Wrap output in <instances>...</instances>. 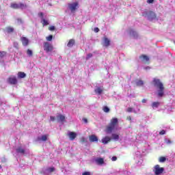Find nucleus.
Instances as JSON below:
<instances>
[{"label": "nucleus", "mask_w": 175, "mask_h": 175, "mask_svg": "<svg viewBox=\"0 0 175 175\" xmlns=\"http://www.w3.org/2000/svg\"><path fill=\"white\" fill-rule=\"evenodd\" d=\"M152 84L154 87L157 88V95L159 98H162L163 95H165V86H163V83L161 81V79L154 78L152 81Z\"/></svg>", "instance_id": "f257e3e1"}, {"label": "nucleus", "mask_w": 175, "mask_h": 175, "mask_svg": "<svg viewBox=\"0 0 175 175\" xmlns=\"http://www.w3.org/2000/svg\"><path fill=\"white\" fill-rule=\"evenodd\" d=\"M118 125V119L116 118H113L109 122V124L106 126L105 132L106 133H111L114 131L117 126Z\"/></svg>", "instance_id": "f03ea898"}, {"label": "nucleus", "mask_w": 175, "mask_h": 175, "mask_svg": "<svg viewBox=\"0 0 175 175\" xmlns=\"http://www.w3.org/2000/svg\"><path fill=\"white\" fill-rule=\"evenodd\" d=\"M43 49L46 53H51L54 50V46L49 42H44L43 43Z\"/></svg>", "instance_id": "7ed1b4c3"}, {"label": "nucleus", "mask_w": 175, "mask_h": 175, "mask_svg": "<svg viewBox=\"0 0 175 175\" xmlns=\"http://www.w3.org/2000/svg\"><path fill=\"white\" fill-rule=\"evenodd\" d=\"M165 169L163 167H161V166L159 165H156L154 167V173L155 175H159V174H162V173H163Z\"/></svg>", "instance_id": "20e7f679"}, {"label": "nucleus", "mask_w": 175, "mask_h": 175, "mask_svg": "<svg viewBox=\"0 0 175 175\" xmlns=\"http://www.w3.org/2000/svg\"><path fill=\"white\" fill-rule=\"evenodd\" d=\"M68 8L70 9V12H72V13H73V12H76V10L79 9V2L69 3Z\"/></svg>", "instance_id": "39448f33"}, {"label": "nucleus", "mask_w": 175, "mask_h": 175, "mask_svg": "<svg viewBox=\"0 0 175 175\" xmlns=\"http://www.w3.org/2000/svg\"><path fill=\"white\" fill-rule=\"evenodd\" d=\"M139 59L146 65H149L150 64V57L147 55H139Z\"/></svg>", "instance_id": "423d86ee"}, {"label": "nucleus", "mask_w": 175, "mask_h": 175, "mask_svg": "<svg viewBox=\"0 0 175 175\" xmlns=\"http://www.w3.org/2000/svg\"><path fill=\"white\" fill-rule=\"evenodd\" d=\"M8 83H9V84H11L12 85H16V84H17L18 83L17 78L14 76H11L8 77Z\"/></svg>", "instance_id": "0eeeda50"}, {"label": "nucleus", "mask_w": 175, "mask_h": 175, "mask_svg": "<svg viewBox=\"0 0 175 175\" xmlns=\"http://www.w3.org/2000/svg\"><path fill=\"white\" fill-rule=\"evenodd\" d=\"M21 40L22 42L23 46H27L28 44H29V40H28L27 37L21 38Z\"/></svg>", "instance_id": "6e6552de"}, {"label": "nucleus", "mask_w": 175, "mask_h": 175, "mask_svg": "<svg viewBox=\"0 0 175 175\" xmlns=\"http://www.w3.org/2000/svg\"><path fill=\"white\" fill-rule=\"evenodd\" d=\"M68 136L69 137L70 140H75V139L77 137V133L73 131H70L68 134Z\"/></svg>", "instance_id": "1a4fd4ad"}, {"label": "nucleus", "mask_w": 175, "mask_h": 175, "mask_svg": "<svg viewBox=\"0 0 175 175\" xmlns=\"http://www.w3.org/2000/svg\"><path fill=\"white\" fill-rule=\"evenodd\" d=\"M148 18L150 21H152V20L157 18V14H155V12H154L152 11H150L149 14H148Z\"/></svg>", "instance_id": "9d476101"}, {"label": "nucleus", "mask_w": 175, "mask_h": 175, "mask_svg": "<svg viewBox=\"0 0 175 175\" xmlns=\"http://www.w3.org/2000/svg\"><path fill=\"white\" fill-rule=\"evenodd\" d=\"M89 140L91 143L98 142V137H96L95 135H91L89 136Z\"/></svg>", "instance_id": "9b49d317"}, {"label": "nucleus", "mask_w": 175, "mask_h": 175, "mask_svg": "<svg viewBox=\"0 0 175 175\" xmlns=\"http://www.w3.org/2000/svg\"><path fill=\"white\" fill-rule=\"evenodd\" d=\"M111 141V138L109 136H105L104 138L102 139V143L103 144H107Z\"/></svg>", "instance_id": "f8f14e48"}, {"label": "nucleus", "mask_w": 175, "mask_h": 175, "mask_svg": "<svg viewBox=\"0 0 175 175\" xmlns=\"http://www.w3.org/2000/svg\"><path fill=\"white\" fill-rule=\"evenodd\" d=\"M57 122H65V116L59 114L57 116Z\"/></svg>", "instance_id": "ddd939ff"}, {"label": "nucleus", "mask_w": 175, "mask_h": 175, "mask_svg": "<svg viewBox=\"0 0 175 175\" xmlns=\"http://www.w3.org/2000/svg\"><path fill=\"white\" fill-rule=\"evenodd\" d=\"M103 41H104L103 46H105V47H109V46H110V40H109L107 37H104Z\"/></svg>", "instance_id": "4468645a"}, {"label": "nucleus", "mask_w": 175, "mask_h": 175, "mask_svg": "<svg viewBox=\"0 0 175 175\" xmlns=\"http://www.w3.org/2000/svg\"><path fill=\"white\" fill-rule=\"evenodd\" d=\"M49 137V135H42L40 137L38 138L39 142H47V138Z\"/></svg>", "instance_id": "2eb2a0df"}, {"label": "nucleus", "mask_w": 175, "mask_h": 175, "mask_svg": "<svg viewBox=\"0 0 175 175\" xmlns=\"http://www.w3.org/2000/svg\"><path fill=\"white\" fill-rule=\"evenodd\" d=\"M129 33H130V35L133 36V38H137V36H138L137 32H136V31H135V30H133L132 29H130Z\"/></svg>", "instance_id": "dca6fc26"}, {"label": "nucleus", "mask_w": 175, "mask_h": 175, "mask_svg": "<svg viewBox=\"0 0 175 175\" xmlns=\"http://www.w3.org/2000/svg\"><path fill=\"white\" fill-rule=\"evenodd\" d=\"M27 77V74L24 72H18V79H25Z\"/></svg>", "instance_id": "f3484780"}, {"label": "nucleus", "mask_w": 175, "mask_h": 175, "mask_svg": "<svg viewBox=\"0 0 175 175\" xmlns=\"http://www.w3.org/2000/svg\"><path fill=\"white\" fill-rule=\"evenodd\" d=\"M75 40L70 39L67 44V47H73V46H75Z\"/></svg>", "instance_id": "a211bd4d"}, {"label": "nucleus", "mask_w": 175, "mask_h": 175, "mask_svg": "<svg viewBox=\"0 0 175 175\" xmlns=\"http://www.w3.org/2000/svg\"><path fill=\"white\" fill-rule=\"evenodd\" d=\"M96 162L97 165H103V163H105V160L103 158H98L96 159Z\"/></svg>", "instance_id": "6ab92c4d"}, {"label": "nucleus", "mask_w": 175, "mask_h": 175, "mask_svg": "<svg viewBox=\"0 0 175 175\" xmlns=\"http://www.w3.org/2000/svg\"><path fill=\"white\" fill-rule=\"evenodd\" d=\"M94 92L96 94H98V95H100V94H102L103 92V89L101 88L100 87H98L94 90Z\"/></svg>", "instance_id": "aec40b11"}, {"label": "nucleus", "mask_w": 175, "mask_h": 175, "mask_svg": "<svg viewBox=\"0 0 175 175\" xmlns=\"http://www.w3.org/2000/svg\"><path fill=\"white\" fill-rule=\"evenodd\" d=\"M16 152H18V154H25V150H24L23 148L21 147H18L16 149Z\"/></svg>", "instance_id": "412c9836"}, {"label": "nucleus", "mask_w": 175, "mask_h": 175, "mask_svg": "<svg viewBox=\"0 0 175 175\" xmlns=\"http://www.w3.org/2000/svg\"><path fill=\"white\" fill-rule=\"evenodd\" d=\"M144 85V81H143V80L139 79L138 81H136V85H137V87H142V85Z\"/></svg>", "instance_id": "4be33fe9"}, {"label": "nucleus", "mask_w": 175, "mask_h": 175, "mask_svg": "<svg viewBox=\"0 0 175 175\" xmlns=\"http://www.w3.org/2000/svg\"><path fill=\"white\" fill-rule=\"evenodd\" d=\"M161 103L159 102H153L152 103V109H155V107H159Z\"/></svg>", "instance_id": "5701e85b"}, {"label": "nucleus", "mask_w": 175, "mask_h": 175, "mask_svg": "<svg viewBox=\"0 0 175 175\" xmlns=\"http://www.w3.org/2000/svg\"><path fill=\"white\" fill-rule=\"evenodd\" d=\"M10 8L12 9H19V3L17 4L16 3H11Z\"/></svg>", "instance_id": "b1692460"}, {"label": "nucleus", "mask_w": 175, "mask_h": 175, "mask_svg": "<svg viewBox=\"0 0 175 175\" xmlns=\"http://www.w3.org/2000/svg\"><path fill=\"white\" fill-rule=\"evenodd\" d=\"M41 23H42L43 27H44L46 25H49V21H47L44 18L41 19Z\"/></svg>", "instance_id": "393cba45"}, {"label": "nucleus", "mask_w": 175, "mask_h": 175, "mask_svg": "<svg viewBox=\"0 0 175 175\" xmlns=\"http://www.w3.org/2000/svg\"><path fill=\"white\" fill-rule=\"evenodd\" d=\"M111 136H112V139L113 140H119L120 139V135H118V134L113 133L111 135Z\"/></svg>", "instance_id": "a878e982"}, {"label": "nucleus", "mask_w": 175, "mask_h": 175, "mask_svg": "<svg viewBox=\"0 0 175 175\" xmlns=\"http://www.w3.org/2000/svg\"><path fill=\"white\" fill-rule=\"evenodd\" d=\"M27 54L29 55V57H32V55H33V53L31 49H27Z\"/></svg>", "instance_id": "bb28decb"}, {"label": "nucleus", "mask_w": 175, "mask_h": 175, "mask_svg": "<svg viewBox=\"0 0 175 175\" xmlns=\"http://www.w3.org/2000/svg\"><path fill=\"white\" fill-rule=\"evenodd\" d=\"M6 56V51H0V58H3Z\"/></svg>", "instance_id": "cd10ccee"}, {"label": "nucleus", "mask_w": 175, "mask_h": 175, "mask_svg": "<svg viewBox=\"0 0 175 175\" xmlns=\"http://www.w3.org/2000/svg\"><path fill=\"white\" fill-rule=\"evenodd\" d=\"M103 110L105 113H109L110 111V109L107 106H105Z\"/></svg>", "instance_id": "c85d7f7f"}, {"label": "nucleus", "mask_w": 175, "mask_h": 175, "mask_svg": "<svg viewBox=\"0 0 175 175\" xmlns=\"http://www.w3.org/2000/svg\"><path fill=\"white\" fill-rule=\"evenodd\" d=\"M25 8H27V4L23 3H19V9H25Z\"/></svg>", "instance_id": "c756f323"}, {"label": "nucleus", "mask_w": 175, "mask_h": 175, "mask_svg": "<svg viewBox=\"0 0 175 175\" xmlns=\"http://www.w3.org/2000/svg\"><path fill=\"white\" fill-rule=\"evenodd\" d=\"M159 161L161 163H163L166 161V157H161L159 159Z\"/></svg>", "instance_id": "7c9ffc66"}, {"label": "nucleus", "mask_w": 175, "mask_h": 175, "mask_svg": "<svg viewBox=\"0 0 175 175\" xmlns=\"http://www.w3.org/2000/svg\"><path fill=\"white\" fill-rule=\"evenodd\" d=\"M14 31V29L13 27H8L7 28V32H8V33H10L12 32H13Z\"/></svg>", "instance_id": "2f4dec72"}, {"label": "nucleus", "mask_w": 175, "mask_h": 175, "mask_svg": "<svg viewBox=\"0 0 175 175\" xmlns=\"http://www.w3.org/2000/svg\"><path fill=\"white\" fill-rule=\"evenodd\" d=\"M46 40L47 42H51V40H53V35H49V36L46 37Z\"/></svg>", "instance_id": "473e14b6"}, {"label": "nucleus", "mask_w": 175, "mask_h": 175, "mask_svg": "<svg viewBox=\"0 0 175 175\" xmlns=\"http://www.w3.org/2000/svg\"><path fill=\"white\" fill-rule=\"evenodd\" d=\"M90 58H92V53H88L86 56V61H88V59H90Z\"/></svg>", "instance_id": "72a5a7b5"}, {"label": "nucleus", "mask_w": 175, "mask_h": 175, "mask_svg": "<svg viewBox=\"0 0 175 175\" xmlns=\"http://www.w3.org/2000/svg\"><path fill=\"white\" fill-rule=\"evenodd\" d=\"M48 170L49 172H50V173H53V172L55 170V168H54V167H49Z\"/></svg>", "instance_id": "f704fd0d"}, {"label": "nucleus", "mask_w": 175, "mask_h": 175, "mask_svg": "<svg viewBox=\"0 0 175 175\" xmlns=\"http://www.w3.org/2000/svg\"><path fill=\"white\" fill-rule=\"evenodd\" d=\"M49 31H55V26H50L49 27Z\"/></svg>", "instance_id": "c9c22d12"}, {"label": "nucleus", "mask_w": 175, "mask_h": 175, "mask_svg": "<svg viewBox=\"0 0 175 175\" xmlns=\"http://www.w3.org/2000/svg\"><path fill=\"white\" fill-rule=\"evenodd\" d=\"M85 142H87V140L84 137L81 138V143H85Z\"/></svg>", "instance_id": "e433bc0d"}, {"label": "nucleus", "mask_w": 175, "mask_h": 175, "mask_svg": "<svg viewBox=\"0 0 175 175\" xmlns=\"http://www.w3.org/2000/svg\"><path fill=\"white\" fill-rule=\"evenodd\" d=\"M50 120L52 121V122H54L55 121V116H50Z\"/></svg>", "instance_id": "4c0bfd02"}, {"label": "nucleus", "mask_w": 175, "mask_h": 175, "mask_svg": "<svg viewBox=\"0 0 175 175\" xmlns=\"http://www.w3.org/2000/svg\"><path fill=\"white\" fill-rule=\"evenodd\" d=\"M38 15H39L40 17L41 18V20H43V18H44L43 17V16H44L43 12H40V14H38Z\"/></svg>", "instance_id": "58836bf2"}, {"label": "nucleus", "mask_w": 175, "mask_h": 175, "mask_svg": "<svg viewBox=\"0 0 175 175\" xmlns=\"http://www.w3.org/2000/svg\"><path fill=\"white\" fill-rule=\"evenodd\" d=\"M166 133V131L165 130H162L159 132V135H165Z\"/></svg>", "instance_id": "ea45409f"}, {"label": "nucleus", "mask_w": 175, "mask_h": 175, "mask_svg": "<svg viewBox=\"0 0 175 175\" xmlns=\"http://www.w3.org/2000/svg\"><path fill=\"white\" fill-rule=\"evenodd\" d=\"M82 175H91V172H85L82 174Z\"/></svg>", "instance_id": "a19ab883"}, {"label": "nucleus", "mask_w": 175, "mask_h": 175, "mask_svg": "<svg viewBox=\"0 0 175 175\" xmlns=\"http://www.w3.org/2000/svg\"><path fill=\"white\" fill-rule=\"evenodd\" d=\"M82 121H83V122H85V124H87L88 122V120H87V118H83L82 119Z\"/></svg>", "instance_id": "79ce46f5"}, {"label": "nucleus", "mask_w": 175, "mask_h": 175, "mask_svg": "<svg viewBox=\"0 0 175 175\" xmlns=\"http://www.w3.org/2000/svg\"><path fill=\"white\" fill-rule=\"evenodd\" d=\"M94 32H96V33H97L98 32H99V28L95 27V28L94 29Z\"/></svg>", "instance_id": "37998d69"}, {"label": "nucleus", "mask_w": 175, "mask_h": 175, "mask_svg": "<svg viewBox=\"0 0 175 175\" xmlns=\"http://www.w3.org/2000/svg\"><path fill=\"white\" fill-rule=\"evenodd\" d=\"M132 110H133V109L132 107H129V108L127 109V111H128L129 113L132 112Z\"/></svg>", "instance_id": "c03bdc74"}, {"label": "nucleus", "mask_w": 175, "mask_h": 175, "mask_svg": "<svg viewBox=\"0 0 175 175\" xmlns=\"http://www.w3.org/2000/svg\"><path fill=\"white\" fill-rule=\"evenodd\" d=\"M111 161H117V157H115V156L112 157Z\"/></svg>", "instance_id": "a18cd8bd"}, {"label": "nucleus", "mask_w": 175, "mask_h": 175, "mask_svg": "<svg viewBox=\"0 0 175 175\" xmlns=\"http://www.w3.org/2000/svg\"><path fill=\"white\" fill-rule=\"evenodd\" d=\"M147 3H154V0H147Z\"/></svg>", "instance_id": "49530a36"}, {"label": "nucleus", "mask_w": 175, "mask_h": 175, "mask_svg": "<svg viewBox=\"0 0 175 175\" xmlns=\"http://www.w3.org/2000/svg\"><path fill=\"white\" fill-rule=\"evenodd\" d=\"M145 70H150V69H151V67L150 66H146L144 68Z\"/></svg>", "instance_id": "de8ad7c7"}, {"label": "nucleus", "mask_w": 175, "mask_h": 175, "mask_svg": "<svg viewBox=\"0 0 175 175\" xmlns=\"http://www.w3.org/2000/svg\"><path fill=\"white\" fill-rule=\"evenodd\" d=\"M167 144H172V141L170 139H167L166 141Z\"/></svg>", "instance_id": "09e8293b"}, {"label": "nucleus", "mask_w": 175, "mask_h": 175, "mask_svg": "<svg viewBox=\"0 0 175 175\" xmlns=\"http://www.w3.org/2000/svg\"><path fill=\"white\" fill-rule=\"evenodd\" d=\"M127 120H128L129 121H131V120H132V118H131V116H128V117H127Z\"/></svg>", "instance_id": "8fccbe9b"}, {"label": "nucleus", "mask_w": 175, "mask_h": 175, "mask_svg": "<svg viewBox=\"0 0 175 175\" xmlns=\"http://www.w3.org/2000/svg\"><path fill=\"white\" fill-rule=\"evenodd\" d=\"M147 100L146 99H142V103H146Z\"/></svg>", "instance_id": "3c124183"}, {"label": "nucleus", "mask_w": 175, "mask_h": 175, "mask_svg": "<svg viewBox=\"0 0 175 175\" xmlns=\"http://www.w3.org/2000/svg\"><path fill=\"white\" fill-rule=\"evenodd\" d=\"M0 169H2V166L0 165Z\"/></svg>", "instance_id": "603ef678"}, {"label": "nucleus", "mask_w": 175, "mask_h": 175, "mask_svg": "<svg viewBox=\"0 0 175 175\" xmlns=\"http://www.w3.org/2000/svg\"><path fill=\"white\" fill-rule=\"evenodd\" d=\"M0 9H1V5H0Z\"/></svg>", "instance_id": "864d4df0"}]
</instances>
